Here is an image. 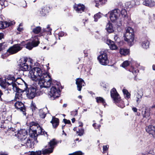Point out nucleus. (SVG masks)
Listing matches in <instances>:
<instances>
[{
	"label": "nucleus",
	"instance_id": "1a4fd4ad",
	"mask_svg": "<svg viewBox=\"0 0 155 155\" xmlns=\"http://www.w3.org/2000/svg\"><path fill=\"white\" fill-rule=\"evenodd\" d=\"M35 85L36 86H35V87L31 86L30 87L28 88L27 91V97L30 99H32L34 98L37 95L36 91L39 89L40 87L38 84L36 83Z\"/></svg>",
	"mask_w": 155,
	"mask_h": 155
},
{
	"label": "nucleus",
	"instance_id": "423d86ee",
	"mask_svg": "<svg viewBox=\"0 0 155 155\" xmlns=\"http://www.w3.org/2000/svg\"><path fill=\"white\" fill-rule=\"evenodd\" d=\"M124 40L127 42L130 47L134 44V30L131 27H128L126 30L124 35Z\"/></svg>",
	"mask_w": 155,
	"mask_h": 155
},
{
	"label": "nucleus",
	"instance_id": "5fc2aeb1",
	"mask_svg": "<svg viewBox=\"0 0 155 155\" xmlns=\"http://www.w3.org/2000/svg\"><path fill=\"white\" fill-rule=\"evenodd\" d=\"M64 33L62 31H61L58 33V36L59 37H62L64 35Z\"/></svg>",
	"mask_w": 155,
	"mask_h": 155
},
{
	"label": "nucleus",
	"instance_id": "9d476101",
	"mask_svg": "<svg viewBox=\"0 0 155 155\" xmlns=\"http://www.w3.org/2000/svg\"><path fill=\"white\" fill-rule=\"evenodd\" d=\"M97 58L100 63L102 65H106L109 63L107 54L105 51L101 52Z\"/></svg>",
	"mask_w": 155,
	"mask_h": 155
},
{
	"label": "nucleus",
	"instance_id": "aec40b11",
	"mask_svg": "<svg viewBox=\"0 0 155 155\" xmlns=\"http://www.w3.org/2000/svg\"><path fill=\"white\" fill-rule=\"evenodd\" d=\"M38 35L35 36L30 41L34 48L37 46L40 43L39 38H38Z\"/></svg>",
	"mask_w": 155,
	"mask_h": 155
},
{
	"label": "nucleus",
	"instance_id": "ddd939ff",
	"mask_svg": "<svg viewBox=\"0 0 155 155\" xmlns=\"http://www.w3.org/2000/svg\"><path fill=\"white\" fill-rule=\"evenodd\" d=\"M15 84H13V88L14 91L16 92L15 96L13 101H17V99H19L20 98L22 97V93L24 92L23 90L20 89L17 86V84L15 85Z\"/></svg>",
	"mask_w": 155,
	"mask_h": 155
},
{
	"label": "nucleus",
	"instance_id": "a18cd8bd",
	"mask_svg": "<svg viewBox=\"0 0 155 155\" xmlns=\"http://www.w3.org/2000/svg\"><path fill=\"white\" fill-rule=\"evenodd\" d=\"M6 83L8 85H12V88H13V84H15V85L17 84V83L13 81H10L7 80L6 82Z\"/></svg>",
	"mask_w": 155,
	"mask_h": 155
},
{
	"label": "nucleus",
	"instance_id": "864d4df0",
	"mask_svg": "<svg viewBox=\"0 0 155 155\" xmlns=\"http://www.w3.org/2000/svg\"><path fill=\"white\" fill-rule=\"evenodd\" d=\"M46 114L44 112L41 113L39 115L40 117L42 118H44L46 116Z\"/></svg>",
	"mask_w": 155,
	"mask_h": 155
},
{
	"label": "nucleus",
	"instance_id": "a19ab883",
	"mask_svg": "<svg viewBox=\"0 0 155 155\" xmlns=\"http://www.w3.org/2000/svg\"><path fill=\"white\" fill-rule=\"evenodd\" d=\"M129 71L132 72V73L134 75H135L137 73V71H138V70L137 69H136V68L133 67L132 66L131 67L129 70Z\"/></svg>",
	"mask_w": 155,
	"mask_h": 155
},
{
	"label": "nucleus",
	"instance_id": "f8f14e48",
	"mask_svg": "<svg viewBox=\"0 0 155 155\" xmlns=\"http://www.w3.org/2000/svg\"><path fill=\"white\" fill-rule=\"evenodd\" d=\"M110 18L112 22H114L118 19L120 15V11L118 9H115L109 12Z\"/></svg>",
	"mask_w": 155,
	"mask_h": 155
},
{
	"label": "nucleus",
	"instance_id": "39448f33",
	"mask_svg": "<svg viewBox=\"0 0 155 155\" xmlns=\"http://www.w3.org/2000/svg\"><path fill=\"white\" fill-rule=\"evenodd\" d=\"M32 60L27 57L21 58L19 61L18 68L19 69L24 71L30 70L31 68V64H32Z\"/></svg>",
	"mask_w": 155,
	"mask_h": 155
},
{
	"label": "nucleus",
	"instance_id": "7ed1b4c3",
	"mask_svg": "<svg viewBox=\"0 0 155 155\" xmlns=\"http://www.w3.org/2000/svg\"><path fill=\"white\" fill-rule=\"evenodd\" d=\"M17 136L22 146L25 144L27 148H32V146L31 140L29 137H27V134L26 131L24 130L18 131Z\"/></svg>",
	"mask_w": 155,
	"mask_h": 155
},
{
	"label": "nucleus",
	"instance_id": "f03ea898",
	"mask_svg": "<svg viewBox=\"0 0 155 155\" xmlns=\"http://www.w3.org/2000/svg\"><path fill=\"white\" fill-rule=\"evenodd\" d=\"M29 126V135L31 138L35 140L37 139V137L39 135H45V131L40 127L38 124L34 121L30 123Z\"/></svg>",
	"mask_w": 155,
	"mask_h": 155
},
{
	"label": "nucleus",
	"instance_id": "bf43d9fd",
	"mask_svg": "<svg viewBox=\"0 0 155 155\" xmlns=\"http://www.w3.org/2000/svg\"><path fill=\"white\" fill-rule=\"evenodd\" d=\"M154 153V152H153V151H149L148 154H147V155H153Z\"/></svg>",
	"mask_w": 155,
	"mask_h": 155
},
{
	"label": "nucleus",
	"instance_id": "37998d69",
	"mask_svg": "<svg viewBox=\"0 0 155 155\" xmlns=\"http://www.w3.org/2000/svg\"><path fill=\"white\" fill-rule=\"evenodd\" d=\"M120 13L125 18L127 15V11L125 9H122L121 11H120Z\"/></svg>",
	"mask_w": 155,
	"mask_h": 155
},
{
	"label": "nucleus",
	"instance_id": "ea45409f",
	"mask_svg": "<svg viewBox=\"0 0 155 155\" xmlns=\"http://www.w3.org/2000/svg\"><path fill=\"white\" fill-rule=\"evenodd\" d=\"M130 61L127 60L125 61L122 64V66L123 68H125L128 66L130 65Z\"/></svg>",
	"mask_w": 155,
	"mask_h": 155
},
{
	"label": "nucleus",
	"instance_id": "e433bc0d",
	"mask_svg": "<svg viewBox=\"0 0 155 155\" xmlns=\"http://www.w3.org/2000/svg\"><path fill=\"white\" fill-rule=\"evenodd\" d=\"M30 153L28 155H41V152L40 150L36 151L35 152L31 151V152H29Z\"/></svg>",
	"mask_w": 155,
	"mask_h": 155
},
{
	"label": "nucleus",
	"instance_id": "c03bdc74",
	"mask_svg": "<svg viewBox=\"0 0 155 155\" xmlns=\"http://www.w3.org/2000/svg\"><path fill=\"white\" fill-rule=\"evenodd\" d=\"M0 85L5 88L6 87V82H4L2 79H0Z\"/></svg>",
	"mask_w": 155,
	"mask_h": 155
},
{
	"label": "nucleus",
	"instance_id": "b1692460",
	"mask_svg": "<svg viewBox=\"0 0 155 155\" xmlns=\"http://www.w3.org/2000/svg\"><path fill=\"white\" fill-rule=\"evenodd\" d=\"M107 0H94V2L96 7L99 8L101 5H104L107 2Z\"/></svg>",
	"mask_w": 155,
	"mask_h": 155
},
{
	"label": "nucleus",
	"instance_id": "3c124183",
	"mask_svg": "<svg viewBox=\"0 0 155 155\" xmlns=\"http://www.w3.org/2000/svg\"><path fill=\"white\" fill-rule=\"evenodd\" d=\"M103 153H106L107 152V150H108V146L107 145H104L103 147Z\"/></svg>",
	"mask_w": 155,
	"mask_h": 155
},
{
	"label": "nucleus",
	"instance_id": "13d9d810",
	"mask_svg": "<svg viewBox=\"0 0 155 155\" xmlns=\"http://www.w3.org/2000/svg\"><path fill=\"white\" fill-rule=\"evenodd\" d=\"M31 107L32 110H35L36 108V106L33 104H32V105L31 106Z\"/></svg>",
	"mask_w": 155,
	"mask_h": 155
},
{
	"label": "nucleus",
	"instance_id": "a211bd4d",
	"mask_svg": "<svg viewBox=\"0 0 155 155\" xmlns=\"http://www.w3.org/2000/svg\"><path fill=\"white\" fill-rule=\"evenodd\" d=\"M145 129L147 133L152 135L153 137L155 138V126L149 125L146 127Z\"/></svg>",
	"mask_w": 155,
	"mask_h": 155
},
{
	"label": "nucleus",
	"instance_id": "dca6fc26",
	"mask_svg": "<svg viewBox=\"0 0 155 155\" xmlns=\"http://www.w3.org/2000/svg\"><path fill=\"white\" fill-rule=\"evenodd\" d=\"M15 22L14 21L7 22L5 21H0V29H2L14 25Z\"/></svg>",
	"mask_w": 155,
	"mask_h": 155
},
{
	"label": "nucleus",
	"instance_id": "052dcab7",
	"mask_svg": "<svg viewBox=\"0 0 155 155\" xmlns=\"http://www.w3.org/2000/svg\"><path fill=\"white\" fill-rule=\"evenodd\" d=\"M132 110L135 112H137V109L134 107L132 108Z\"/></svg>",
	"mask_w": 155,
	"mask_h": 155
},
{
	"label": "nucleus",
	"instance_id": "5701e85b",
	"mask_svg": "<svg viewBox=\"0 0 155 155\" xmlns=\"http://www.w3.org/2000/svg\"><path fill=\"white\" fill-rule=\"evenodd\" d=\"M143 4L145 6L150 7H152L155 5V2L153 0H144Z\"/></svg>",
	"mask_w": 155,
	"mask_h": 155
},
{
	"label": "nucleus",
	"instance_id": "412c9836",
	"mask_svg": "<svg viewBox=\"0 0 155 155\" xmlns=\"http://www.w3.org/2000/svg\"><path fill=\"white\" fill-rule=\"evenodd\" d=\"M50 123L52 124L53 128H56L59 125V120L58 118L53 116Z\"/></svg>",
	"mask_w": 155,
	"mask_h": 155
},
{
	"label": "nucleus",
	"instance_id": "c9c22d12",
	"mask_svg": "<svg viewBox=\"0 0 155 155\" xmlns=\"http://www.w3.org/2000/svg\"><path fill=\"white\" fill-rule=\"evenodd\" d=\"M26 41H21L20 43L17 44V45H18V46L20 48V50L21 51L23 48L22 46H25L27 44Z\"/></svg>",
	"mask_w": 155,
	"mask_h": 155
},
{
	"label": "nucleus",
	"instance_id": "f257e3e1",
	"mask_svg": "<svg viewBox=\"0 0 155 155\" xmlns=\"http://www.w3.org/2000/svg\"><path fill=\"white\" fill-rule=\"evenodd\" d=\"M31 78L33 81L39 80L37 83L40 88L50 87L52 84L51 78L49 74L42 73L40 68L38 67L33 68L29 71Z\"/></svg>",
	"mask_w": 155,
	"mask_h": 155
},
{
	"label": "nucleus",
	"instance_id": "f704fd0d",
	"mask_svg": "<svg viewBox=\"0 0 155 155\" xmlns=\"http://www.w3.org/2000/svg\"><path fill=\"white\" fill-rule=\"evenodd\" d=\"M102 15L100 12L95 14L94 16V21L97 22L98 19L102 17Z\"/></svg>",
	"mask_w": 155,
	"mask_h": 155
},
{
	"label": "nucleus",
	"instance_id": "79ce46f5",
	"mask_svg": "<svg viewBox=\"0 0 155 155\" xmlns=\"http://www.w3.org/2000/svg\"><path fill=\"white\" fill-rule=\"evenodd\" d=\"M143 111H142V114L143 117H146V118L148 117L150 115V112L148 110L147 111L146 109L144 111V113L143 114Z\"/></svg>",
	"mask_w": 155,
	"mask_h": 155
},
{
	"label": "nucleus",
	"instance_id": "c85d7f7f",
	"mask_svg": "<svg viewBox=\"0 0 155 155\" xmlns=\"http://www.w3.org/2000/svg\"><path fill=\"white\" fill-rule=\"evenodd\" d=\"M21 78H18L16 79H15V77L11 75H9L7 77L6 79L7 80L12 81L16 82L18 84H20V83H18L17 82L18 80L20 79Z\"/></svg>",
	"mask_w": 155,
	"mask_h": 155
},
{
	"label": "nucleus",
	"instance_id": "2eb2a0df",
	"mask_svg": "<svg viewBox=\"0 0 155 155\" xmlns=\"http://www.w3.org/2000/svg\"><path fill=\"white\" fill-rule=\"evenodd\" d=\"M76 84L77 85V90L81 91L82 87L85 85V83L84 80L82 78H78L76 79Z\"/></svg>",
	"mask_w": 155,
	"mask_h": 155
},
{
	"label": "nucleus",
	"instance_id": "bb28decb",
	"mask_svg": "<svg viewBox=\"0 0 155 155\" xmlns=\"http://www.w3.org/2000/svg\"><path fill=\"white\" fill-rule=\"evenodd\" d=\"M119 52L121 55L126 56L130 54V50L129 49L120 48Z\"/></svg>",
	"mask_w": 155,
	"mask_h": 155
},
{
	"label": "nucleus",
	"instance_id": "774afa93",
	"mask_svg": "<svg viewBox=\"0 0 155 155\" xmlns=\"http://www.w3.org/2000/svg\"><path fill=\"white\" fill-rule=\"evenodd\" d=\"M67 106V104H63V107H66Z\"/></svg>",
	"mask_w": 155,
	"mask_h": 155
},
{
	"label": "nucleus",
	"instance_id": "cd10ccee",
	"mask_svg": "<svg viewBox=\"0 0 155 155\" xmlns=\"http://www.w3.org/2000/svg\"><path fill=\"white\" fill-rule=\"evenodd\" d=\"M96 101L97 103H101L104 107L106 105V103L104 99L101 97H97L95 98Z\"/></svg>",
	"mask_w": 155,
	"mask_h": 155
},
{
	"label": "nucleus",
	"instance_id": "f3484780",
	"mask_svg": "<svg viewBox=\"0 0 155 155\" xmlns=\"http://www.w3.org/2000/svg\"><path fill=\"white\" fill-rule=\"evenodd\" d=\"M74 8L78 12L81 13L84 11L85 7L84 5L82 4H75L74 6Z\"/></svg>",
	"mask_w": 155,
	"mask_h": 155
},
{
	"label": "nucleus",
	"instance_id": "6ab92c4d",
	"mask_svg": "<svg viewBox=\"0 0 155 155\" xmlns=\"http://www.w3.org/2000/svg\"><path fill=\"white\" fill-rule=\"evenodd\" d=\"M106 43L109 46L111 50H115L118 48L114 42L110 39H107Z\"/></svg>",
	"mask_w": 155,
	"mask_h": 155
},
{
	"label": "nucleus",
	"instance_id": "473e14b6",
	"mask_svg": "<svg viewBox=\"0 0 155 155\" xmlns=\"http://www.w3.org/2000/svg\"><path fill=\"white\" fill-rule=\"evenodd\" d=\"M84 133V130L82 128H78V130L76 131V134L79 136H83Z\"/></svg>",
	"mask_w": 155,
	"mask_h": 155
},
{
	"label": "nucleus",
	"instance_id": "de8ad7c7",
	"mask_svg": "<svg viewBox=\"0 0 155 155\" xmlns=\"http://www.w3.org/2000/svg\"><path fill=\"white\" fill-rule=\"evenodd\" d=\"M5 1L3 2V1L0 0V10H2L3 8L5 7L4 5V2Z\"/></svg>",
	"mask_w": 155,
	"mask_h": 155
},
{
	"label": "nucleus",
	"instance_id": "58836bf2",
	"mask_svg": "<svg viewBox=\"0 0 155 155\" xmlns=\"http://www.w3.org/2000/svg\"><path fill=\"white\" fill-rule=\"evenodd\" d=\"M84 153L81 151H78L72 153H69L68 155H83Z\"/></svg>",
	"mask_w": 155,
	"mask_h": 155
},
{
	"label": "nucleus",
	"instance_id": "680f3d73",
	"mask_svg": "<svg viewBox=\"0 0 155 155\" xmlns=\"http://www.w3.org/2000/svg\"><path fill=\"white\" fill-rule=\"evenodd\" d=\"M84 56L85 57H87L88 56V55H87L88 54L87 52V51H85V50L84 51Z\"/></svg>",
	"mask_w": 155,
	"mask_h": 155
},
{
	"label": "nucleus",
	"instance_id": "a878e982",
	"mask_svg": "<svg viewBox=\"0 0 155 155\" xmlns=\"http://www.w3.org/2000/svg\"><path fill=\"white\" fill-rule=\"evenodd\" d=\"M106 29L108 33H111L114 31L112 24L108 22L106 26Z\"/></svg>",
	"mask_w": 155,
	"mask_h": 155
},
{
	"label": "nucleus",
	"instance_id": "20e7f679",
	"mask_svg": "<svg viewBox=\"0 0 155 155\" xmlns=\"http://www.w3.org/2000/svg\"><path fill=\"white\" fill-rule=\"evenodd\" d=\"M110 95L113 102L116 105L121 108H123L125 106L124 101L121 99L115 88H113L111 90Z\"/></svg>",
	"mask_w": 155,
	"mask_h": 155
},
{
	"label": "nucleus",
	"instance_id": "4d7b16f0",
	"mask_svg": "<svg viewBox=\"0 0 155 155\" xmlns=\"http://www.w3.org/2000/svg\"><path fill=\"white\" fill-rule=\"evenodd\" d=\"M78 124H79V127H83V124L82 122L79 121L78 122Z\"/></svg>",
	"mask_w": 155,
	"mask_h": 155
},
{
	"label": "nucleus",
	"instance_id": "e2e57ef3",
	"mask_svg": "<svg viewBox=\"0 0 155 155\" xmlns=\"http://www.w3.org/2000/svg\"><path fill=\"white\" fill-rule=\"evenodd\" d=\"M17 30L19 31H21L23 30V28L19 27L17 29Z\"/></svg>",
	"mask_w": 155,
	"mask_h": 155
},
{
	"label": "nucleus",
	"instance_id": "0e129e2a",
	"mask_svg": "<svg viewBox=\"0 0 155 155\" xmlns=\"http://www.w3.org/2000/svg\"><path fill=\"white\" fill-rule=\"evenodd\" d=\"M3 94V93L2 92V91L0 90V99H2V98H1V96Z\"/></svg>",
	"mask_w": 155,
	"mask_h": 155
},
{
	"label": "nucleus",
	"instance_id": "8fccbe9b",
	"mask_svg": "<svg viewBox=\"0 0 155 155\" xmlns=\"http://www.w3.org/2000/svg\"><path fill=\"white\" fill-rule=\"evenodd\" d=\"M78 110H76L74 111H73L71 112V115L73 116H74L78 115Z\"/></svg>",
	"mask_w": 155,
	"mask_h": 155
},
{
	"label": "nucleus",
	"instance_id": "09e8293b",
	"mask_svg": "<svg viewBox=\"0 0 155 155\" xmlns=\"http://www.w3.org/2000/svg\"><path fill=\"white\" fill-rule=\"evenodd\" d=\"M93 126L95 128V129H99L100 127H101V125L100 124H98L97 125L96 123H94L93 124Z\"/></svg>",
	"mask_w": 155,
	"mask_h": 155
},
{
	"label": "nucleus",
	"instance_id": "4c0bfd02",
	"mask_svg": "<svg viewBox=\"0 0 155 155\" xmlns=\"http://www.w3.org/2000/svg\"><path fill=\"white\" fill-rule=\"evenodd\" d=\"M25 48L29 50H31L34 47L31 42L30 41L27 42Z\"/></svg>",
	"mask_w": 155,
	"mask_h": 155
},
{
	"label": "nucleus",
	"instance_id": "2f4dec72",
	"mask_svg": "<svg viewBox=\"0 0 155 155\" xmlns=\"http://www.w3.org/2000/svg\"><path fill=\"white\" fill-rule=\"evenodd\" d=\"M142 46L144 48L147 49L148 48L149 46V41L147 40H146L145 41H143L142 43Z\"/></svg>",
	"mask_w": 155,
	"mask_h": 155
},
{
	"label": "nucleus",
	"instance_id": "338daca9",
	"mask_svg": "<svg viewBox=\"0 0 155 155\" xmlns=\"http://www.w3.org/2000/svg\"><path fill=\"white\" fill-rule=\"evenodd\" d=\"M77 128H78V127H74L73 128V130L74 131H76V132L77 131H78L77 130Z\"/></svg>",
	"mask_w": 155,
	"mask_h": 155
},
{
	"label": "nucleus",
	"instance_id": "49530a36",
	"mask_svg": "<svg viewBox=\"0 0 155 155\" xmlns=\"http://www.w3.org/2000/svg\"><path fill=\"white\" fill-rule=\"evenodd\" d=\"M54 84L53 83H52L53 86L56 85V88H59L60 89V86H61V84L60 82L55 81L54 82Z\"/></svg>",
	"mask_w": 155,
	"mask_h": 155
},
{
	"label": "nucleus",
	"instance_id": "c756f323",
	"mask_svg": "<svg viewBox=\"0 0 155 155\" xmlns=\"http://www.w3.org/2000/svg\"><path fill=\"white\" fill-rule=\"evenodd\" d=\"M8 46V44L6 42H4L0 43V52L3 51Z\"/></svg>",
	"mask_w": 155,
	"mask_h": 155
},
{
	"label": "nucleus",
	"instance_id": "7c9ffc66",
	"mask_svg": "<svg viewBox=\"0 0 155 155\" xmlns=\"http://www.w3.org/2000/svg\"><path fill=\"white\" fill-rule=\"evenodd\" d=\"M123 92L124 95H126L125 98L126 99H128L130 97V94L128 92V91L126 89H124L123 90Z\"/></svg>",
	"mask_w": 155,
	"mask_h": 155
},
{
	"label": "nucleus",
	"instance_id": "72a5a7b5",
	"mask_svg": "<svg viewBox=\"0 0 155 155\" xmlns=\"http://www.w3.org/2000/svg\"><path fill=\"white\" fill-rule=\"evenodd\" d=\"M41 27L39 26H37L34 28L32 30V32L35 34H38L40 33L41 30Z\"/></svg>",
	"mask_w": 155,
	"mask_h": 155
},
{
	"label": "nucleus",
	"instance_id": "393cba45",
	"mask_svg": "<svg viewBox=\"0 0 155 155\" xmlns=\"http://www.w3.org/2000/svg\"><path fill=\"white\" fill-rule=\"evenodd\" d=\"M49 9V7L47 6H44L42 9L40 11V14L41 16H45L48 12Z\"/></svg>",
	"mask_w": 155,
	"mask_h": 155
},
{
	"label": "nucleus",
	"instance_id": "69168bd1",
	"mask_svg": "<svg viewBox=\"0 0 155 155\" xmlns=\"http://www.w3.org/2000/svg\"><path fill=\"white\" fill-rule=\"evenodd\" d=\"M71 121L72 123H74L75 121V118H73L71 119Z\"/></svg>",
	"mask_w": 155,
	"mask_h": 155
},
{
	"label": "nucleus",
	"instance_id": "4be33fe9",
	"mask_svg": "<svg viewBox=\"0 0 155 155\" xmlns=\"http://www.w3.org/2000/svg\"><path fill=\"white\" fill-rule=\"evenodd\" d=\"M6 122H6L5 120H2L1 122V125L0 127L1 128H3L4 129H7L9 130V129H10V130L12 129V130L13 131V128H11L9 127V124L10 123L8 121H6Z\"/></svg>",
	"mask_w": 155,
	"mask_h": 155
},
{
	"label": "nucleus",
	"instance_id": "4468645a",
	"mask_svg": "<svg viewBox=\"0 0 155 155\" xmlns=\"http://www.w3.org/2000/svg\"><path fill=\"white\" fill-rule=\"evenodd\" d=\"M15 106L17 110H20L24 115H26V108L22 103L17 101L15 104Z\"/></svg>",
	"mask_w": 155,
	"mask_h": 155
},
{
	"label": "nucleus",
	"instance_id": "0eeeda50",
	"mask_svg": "<svg viewBox=\"0 0 155 155\" xmlns=\"http://www.w3.org/2000/svg\"><path fill=\"white\" fill-rule=\"evenodd\" d=\"M20 48L18 46V45L15 44L10 46L7 50L5 53L2 54L1 58L3 59H5L10 55L17 53L20 51Z\"/></svg>",
	"mask_w": 155,
	"mask_h": 155
},
{
	"label": "nucleus",
	"instance_id": "6e6552de",
	"mask_svg": "<svg viewBox=\"0 0 155 155\" xmlns=\"http://www.w3.org/2000/svg\"><path fill=\"white\" fill-rule=\"evenodd\" d=\"M58 141L55 138H54L50 140L48 144V148L45 149L42 151L44 155L49 154L52 153L54 148L57 145Z\"/></svg>",
	"mask_w": 155,
	"mask_h": 155
},
{
	"label": "nucleus",
	"instance_id": "9b49d317",
	"mask_svg": "<svg viewBox=\"0 0 155 155\" xmlns=\"http://www.w3.org/2000/svg\"><path fill=\"white\" fill-rule=\"evenodd\" d=\"M49 95L52 99L54 100L59 97L61 95L60 89L56 88V85L52 86L51 88Z\"/></svg>",
	"mask_w": 155,
	"mask_h": 155
},
{
	"label": "nucleus",
	"instance_id": "6e6d98bb",
	"mask_svg": "<svg viewBox=\"0 0 155 155\" xmlns=\"http://www.w3.org/2000/svg\"><path fill=\"white\" fill-rule=\"evenodd\" d=\"M4 35L3 33H0V40H2V38H4Z\"/></svg>",
	"mask_w": 155,
	"mask_h": 155
},
{
	"label": "nucleus",
	"instance_id": "603ef678",
	"mask_svg": "<svg viewBox=\"0 0 155 155\" xmlns=\"http://www.w3.org/2000/svg\"><path fill=\"white\" fill-rule=\"evenodd\" d=\"M63 121L64 123L65 124H70L71 125H72L71 124V121L69 120H68L66 119H64L63 120Z\"/></svg>",
	"mask_w": 155,
	"mask_h": 155
}]
</instances>
